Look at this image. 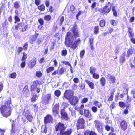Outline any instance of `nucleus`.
<instances>
[{"label":"nucleus","instance_id":"f3484780","mask_svg":"<svg viewBox=\"0 0 135 135\" xmlns=\"http://www.w3.org/2000/svg\"><path fill=\"white\" fill-rule=\"evenodd\" d=\"M95 127L98 132L102 133L103 129L100 122L97 123L95 125Z\"/></svg>","mask_w":135,"mask_h":135},{"label":"nucleus","instance_id":"774afa93","mask_svg":"<svg viewBox=\"0 0 135 135\" xmlns=\"http://www.w3.org/2000/svg\"><path fill=\"white\" fill-rule=\"evenodd\" d=\"M134 37H132L130 38V39L132 43L135 44V38H134Z\"/></svg>","mask_w":135,"mask_h":135},{"label":"nucleus","instance_id":"6e6d98bb","mask_svg":"<svg viewBox=\"0 0 135 135\" xmlns=\"http://www.w3.org/2000/svg\"><path fill=\"white\" fill-rule=\"evenodd\" d=\"M97 4V3L96 2H93L91 6V8L93 9L95 8Z\"/></svg>","mask_w":135,"mask_h":135},{"label":"nucleus","instance_id":"338daca9","mask_svg":"<svg viewBox=\"0 0 135 135\" xmlns=\"http://www.w3.org/2000/svg\"><path fill=\"white\" fill-rule=\"evenodd\" d=\"M115 103L114 102H112L110 105V108L112 109L114 108L115 107Z\"/></svg>","mask_w":135,"mask_h":135},{"label":"nucleus","instance_id":"f03ea898","mask_svg":"<svg viewBox=\"0 0 135 135\" xmlns=\"http://www.w3.org/2000/svg\"><path fill=\"white\" fill-rule=\"evenodd\" d=\"M55 130L56 132H59V135H71L73 130L71 128L65 130L66 127L64 124L61 122H59L56 124L55 126Z\"/></svg>","mask_w":135,"mask_h":135},{"label":"nucleus","instance_id":"0e129e2a","mask_svg":"<svg viewBox=\"0 0 135 135\" xmlns=\"http://www.w3.org/2000/svg\"><path fill=\"white\" fill-rule=\"evenodd\" d=\"M61 62L66 65H69L71 67V65L68 62L66 61H62Z\"/></svg>","mask_w":135,"mask_h":135},{"label":"nucleus","instance_id":"c9c22d12","mask_svg":"<svg viewBox=\"0 0 135 135\" xmlns=\"http://www.w3.org/2000/svg\"><path fill=\"white\" fill-rule=\"evenodd\" d=\"M14 19L15 20L14 22L15 23H16L17 22H19L20 21L19 17L17 15H15L14 16Z\"/></svg>","mask_w":135,"mask_h":135},{"label":"nucleus","instance_id":"603ef678","mask_svg":"<svg viewBox=\"0 0 135 135\" xmlns=\"http://www.w3.org/2000/svg\"><path fill=\"white\" fill-rule=\"evenodd\" d=\"M38 21L40 24L44 25V21L43 19L40 18L38 20Z\"/></svg>","mask_w":135,"mask_h":135},{"label":"nucleus","instance_id":"4c0bfd02","mask_svg":"<svg viewBox=\"0 0 135 135\" xmlns=\"http://www.w3.org/2000/svg\"><path fill=\"white\" fill-rule=\"evenodd\" d=\"M119 106L121 108H124L126 106V104L123 102H119Z\"/></svg>","mask_w":135,"mask_h":135},{"label":"nucleus","instance_id":"72a5a7b5","mask_svg":"<svg viewBox=\"0 0 135 135\" xmlns=\"http://www.w3.org/2000/svg\"><path fill=\"white\" fill-rule=\"evenodd\" d=\"M109 79L110 80L109 83L110 84L114 83L116 80L115 77L113 76L112 75H110Z\"/></svg>","mask_w":135,"mask_h":135},{"label":"nucleus","instance_id":"7c9ffc66","mask_svg":"<svg viewBox=\"0 0 135 135\" xmlns=\"http://www.w3.org/2000/svg\"><path fill=\"white\" fill-rule=\"evenodd\" d=\"M54 68L53 66H50L47 68L46 69L47 73H49L54 70Z\"/></svg>","mask_w":135,"mask_h":135},{"label":"nucleus","instance_id":"3c124183","mask_svg":"<svg viewBox=\"0 0 135 135\" xmlns=\"http://www.w3.org/2000/svg\"><path fill=\"white\" fill-rule=\"evenodd\" d=\"M23 49L22 47H18L17 49V51L18 54H19L21 52H22L23 50Z\"/></svg>","mask_w":135,"mask_h":135},{"label":"nucleus","instance_id":"c85d7f7f","mask_svg":"<svg viewBox=\"0 0 135 135\" xmlns=\"http://www.w3.org/2000/svg\"><path fill=\"white\" fill-rule=\"evenodd\" d=\"M38 97L37 95L35 94L32 95L31 99V101L33 102H35L37 99Z\"/></svg>","mask_w":135,"mask_h":135},{"label":"nucleus","instance_id":"7ed1b4c3","mask_svg":"<svg viewBox=\"0 0 135 135\" xmlns=\"http://www.w3.org/2000/svg\"><path fill=\"white\" fill-rule=\"evenodd\" d=\"M11 104V101L10 99L6 101L4 104L2 105L0 107V112L4 117L7 118L11 114L12 110L10 106Z\"/></svg>","mask_w":135,"mask_h":135},{"label":"nucleus","instance_id":"69168bd1","mask_svg":"<svg viewBox=\"0 0 135 135\" xmlns=\"http://www.w3.org/2000/svg\"><path fill=\"white\" fill-rule=\"evenodd\" d=\"M85 87V85L84 84L81 83L80 86V89L83 90L84 89Z\"/></svg>","mask_w":135,"mask_h":135},{"label":"nucleus","instance_id":"58836bf2","mask_svg":"<svg viewBox=\"0 0 135 135\" xmlns=\"http://www.w3.org/2000/svg\"><path fill=\"white\" fill-rule=\"evenodd\" d=\"M110 23L113 26H114L116 25L118 22L117 21H116L112 19L110 20Z\"/></svg>","mask_w":135,"mask_h":135},{"label":"nucleus","instance_id":"412c9836","mask_svg":"<svg viewBox=\"0 0 135 135\" xmlns=\"http://www.w3.org/2000/svg\"><path fill=\"white\" fill-rule=\"evenodd\" d=\"M36 62V61L35 60H31L28 64L29 67L31 69H32L35 65Z\"/></svg>","mask_w":135,"mask_h":135},{"label":"nucleus","instance_id":"2eb2a0df","mask_svg":"<svg viewBox=\"0 0 135 135\" xmlns=\"http://www.w3.org/2000/svg\"><path fill=\"white\" fill-rule=\"evenodd\" d=\"M120 128L123 131H125L127 129L128 125L126 121L124 120H121L120 122Z\"/></svg>","mask_w":135,"mask_h":135},{"label":"nucleus","instance_id":"a878e982","mask_svg":"<svg viewBox=\"0 0 135 135\" xmlns=\"http://www.w3.org/2000/svg\"><path fill=\"white\" fill-rule=\"evenodd\" d=\"M114 92V91L111 93L107 101L109 102V103L113 100Z\"/></svg>","mask_w":135,"mask_h":135},{"label":"nucleus","instance_id":"a18cd8bd","mask_svg":"<svg viewBox=\"0 0 135 135\" xmlns=\"http://www.w3.org/2000/svg\"><path fill=\"white\" fill-rule=\"evenodd\" d=\"M28 45L27 43L26 42L25 43L23 46V49L25 51H26L27 50Z\"/></svg>","mask_w":135,"mask_h":135},{"label":"nucleus","instance_id":"aec40b11","mask_svg":"<svg viewBox=\"0 0 135 135\" xmlns=\"http://www.w3.org/2000/svg\"><path fill=\"white\" fill-rule=\"evenodd\" d=\"M85 81L87 83L90 89H92L94 88V85L93 82H90L88 80H85Z\"/></svg>","mask_w":135,"mask_h":135},{"label":"nucleus","instance_id":"6e6552de","mask_svg":"<svg viewBox=\"0 0 135 135\" xmlns=\"http://www.w3.org/2000/svg\"><path fill=\"white\" fill-rule=\"evenodd\" d=\"M85 122L83 118L79 117L77 120L76 126L78 129H83L84 128Z\"/></svg>","mask_w":135,"mask_h":135},{"label":"nucleus","instance_id":"423d86ee","mask_svg":"<svg viewBox=\"0 0 135 135\" xmlns=\"http://www.w3.org/2000/svg\"><path fill=\"white\" fill-rule=\"evenodd\" d=\"M15 28L16 30H17L21 28V31L24 32L27 30L28 26L27 25H26L24 22H22L15 25Z\"/></svg>","mask_w":135,"mask_h":135},{"label":"nucleus","instance_id":"1a4fd4ad","mask_svg":"<svg viewBox=\"0 0 135 135\" xmlns=\"http://www.w3.org/2000/svg\"><path fill=\"white\" fill-rule=\"evenodd\" d=\"M80 114L83 115L87 118H89V120H90L93 118L92 114L91 112L88 109H85L84 110L83 113L82 112L80 113Z\"/></svg>","mask_w":135,"mask_h":135},{"label":"nucleus","instance_id":"393cba45","mask_svg":"<svg viewBox=\"0 0 135 135\" xmlns=\"http://www.w3.org/2000/svg\"><path fill=\"white\" fill-rule=\"evenodd\" d=\"M99 26H96L94 27L93 33L94 34H97L99 33Z\"/></svg>","mask_w":135,"mask_h":135},{"label":"nucleus","instance_id":"e433bc0d","mask_svg":"<svg viewBox=\"0 0 135 135\" xmlns=\"http://www.w3.org/2000/svg\"><path fill=\"white\" fill-rule=\"evenodd\" d=\"M19 2V1H16L14 2V6L15 8L18 9L20 7Z\"/></svg>","mask_w":135,"mask_h":135},{"label":"nucleus","instance_id":"09e8293b","mask_svg":"<svg viewBox=\"0 0 135 135\" xmlns=\"http://www.w3.org/2000/svg\"><path fill=\"white\" fill-rule=\"evenodd\" d=\"M61 54L63 56H66L67 54V51L66 50H64L61 51Z\"/></svg>","mask_w":135,"mask_h":135},{"label":"nucleus","instance_id":"bf43d9fd","mask_svg":"<svg viewBox=\"0 0 135 135\" xmlns=\"http://www.w3.org/2000/svg\"><path fill=\"white\" fill-rule=\"evenodd\" d=\"M73 81L74 83H79V79L77 78H75L73 79Z\"/></svg>","mask_w":135,"mask_h":135},{"label":"nucleus","instance_id":"f704fd0d","mask_svg":"<svg viewBox=\"0 0 135 135\" xmlns=\"http://www.w3.org/2000/svg\"><path fill=\"white\" fill-rule=\"evenodd\" d=\"M94 105L98 108H100L102 106V104L100 103L98 101H95L94 102Z\"/></svg>","mask_w":135,"mask_h":135},{"label":"nucleus","instance_id":"473e14b6","mask_svg":"<svg viewBox=\"0 0 135 135\" xmlns=\"http://www.w3.org/2000/svg\"><path fill=\"white\" fill-rule=\"evenodd\" d=\"M38 8L40 11H44L45 9V7L43 4H41L38 6Z\"/></svg>","mask_w":135,"mask_h":135},{"label":"nucleus","instance_id":"f257e3e1","mask_svg":"<svg viewBox=\"0 0 135 135\" xmlns=\"http://www.w3.org/2000/svg\"><path fill=\"white\" fill-rule=\"evenodd\" d=\"M71 31L73 35H72L70 32H68L65 36V44L67 47H70L74 50L77 47L79 44L81 42L80 38L77 39L74 42V37L76 38L80 36L78 30L77 28V25L76 23H75L72 27Z\"/></svg>","mask_w":135,"mask_h":135},{"label":"nucleus","instance_id":"052dcab7","mask_svg":"<svg viewBox=\"0 0 135 135\" xmlns=\"http://www.w3.org/2000/svg\"><path fill=\"white\" fill-rule=\"evenodd\" d=\"M8 24V22H7V20L6 19L4 22V24H2V27L3 28H5V26H6Z\"/></svg>","mask_w":135,"mask_h":135},{"label":"nucleus","instance_id":"864d4df0","mask_svg":"<svg viewBox=\"0 0 135 135\" xmlns=\"http://www.w3.org/2000/svg\"><path fill=\"white\" fill-rule=\"evenodd\" d=\"M85 53V51L84 50H83L80 51V55L81 58H82L83 57V55Z\"/></svg>","mask_w":135,"mask_h":135},{"label":"nucleus","instance_id":"9b49d317","mask_svg":"<svg viewBox=\"0 0 135 135\" xmlns=\"http://www.w3.org/2000/svg\"><path fill=\"white\" fill-rule=\"evenodd\" d=\"M90 73L92 75V77L94 79H97L99 78V75L95 73L96 69L93 67H91L89 69Z\"/></svg>","mask_w":135,"mask_h":135},{"label":"nucleus","instance_id":"cd10ccee","mask_svg":"<svg viewBox=\"0 0 135 135\" xmlns=\"http://www.w3.org/2000/svg\"><path fill=\"white\" fill-rule=\"evenodd\" d=\"M22 92L23 93H25V94H27L29 92L28 86L26 85L24 87L23 89Z\"/></svg>","mask_w":135,"mask_h":135},{"label":"nucleus","instance_id":"5701e85b","mask_svg":"<svg viewBox=\"0 0 135 135\" xmlns=\"http://www.w3.org/2000/svg\"><path fill=\"white\" fill-rule=\"evenodd\" d=\"M56 41L55 40H54L53 41L51 42L50 46L49 48V50L50 51H51L54 48L55 46L56 45Z\"/></svg>","mask_w":135,"mask_h":135},{"label":"nucleus","instance_id":"6ab92c4d","mask_svg":"<svg viewBox=\"0 0 135 135\" xmlns=\"http://www.w3.org/2000/svg\"><path fill=\"white\" fill-rule=\"evenodd\" d=\"M134 49L132 47L130 48L127 51V57L129 58L131 55L134 53Z\"/></svg>","mask_w":135,"mask_h":135},{"label":"nucleus","instance_id":"c03bdc74","mask_svg":"<svg viewBox=\"0 0 135 135\" xmlns=\"http://www.w3.org/2000/svg\"><path fill=\"white\" fill-rule=\"evenodd\" d=\"M24 115L25 117L29 115L30 114V113L28 110H27L25 111H24Z\"/></svg>","mask_w":135,"mask_h":135},{"label":"nucleus","instance_id":"ea45409f","mask_svg":"<svg viewBox=\"0 0 135 135\" xmlns=\"http://www.w3.org/2000/svg\"><path fill=\"white\" fill-rule=\"evenodd\" d=\"M61 94V91L59 90H56L55 91L54 93L55 95L57 97L60 96Z\"/></svg>","mask_w":135,"mask_h":135},{"label":"nucleus","instance_id":"79ce46f5","mask_svg":"<svg viewBox=\"0 0 135 135\" xmlns=\"http://www.w3.org/2000/svg\"><path fill=\"white\" fill-rule=\"evenodd\" d=\"M10 77L12 79H15L16 78L17 74L16 72H13L10 74Z\"/></svg>","mask_w":135,"mask_h":135},{"label":"nucleus","instance_id":"4be33fe9","mask_svg":"<svg viewBox=\"0 0 135 135\" xmlns=\"http://www.w3.org/2000/svg\"><path fill=\"white\" fill-rule=\"evenodd\" d=\"M100 81V84L102 86H104L106 84V80L104 77H102L101 78Z\"/></svg>","mask_w":135,"mask_h":135},{"label":"nucleus","instance_id":"49530a36","mask_svg":"<svg viewBox=\"0 0 135 135\" xmlns=\"http://www.w3.org/2000/svg\"><path fill=\"white\" fill-rule=\"evenodd\" d=\"M91 109L94 113H96L97 110V108L96 107L93 106L91 107Z\"/></svg>","mask_w":135,"mask_h":135},{"label":"nucleus","instance_id":"2f4dec72","mask_svg":"<svg viewBox=\"0 0 135 135\" xmlns=\"http://www.w3.org/2000/svg\"><path fill=\"white\" fill-rule=\"evenodd\" d=\"M66 70V69L64 67L61 68L59 70V75H61Z\"/></svg>","mask_w":135,"mask_h":135},{"label":"nucleus","instance_id":"37998d69","mask_svg":"<svg viewBox=\"0 0 135 135\" xmlns=\"http://www.w3.org/2000/svg\"><path fill=\"white\" fill-rule=\"evenodd\" d=\"M27 120L30 122H32L33 119V116L30 114L26 117Z\"/></svg>","mask_w":135,"mask_h":135},{"label":"nucleus","instance_id":"20e7f679","mask_svg":"<svg viewBox=\"0 0 135 135\" xmlns=\"http://www.w3.org/2000/svg\"><path fill=\"white\" fill-rule=\"evenodd\" d=\"M112 10L113 13V15L115 17L117 16V13L116 11L115 6L113 5V4H111L110 6L109 7V6L107 5H105L101 9V13L102 14H106L109 13L110 11Z\"/></svg>","mask_w":135,"mask_h":135},{"label":"nucleus","instance_id":"a19ab883","mask_svg":"<svg viewBox=\"0 0 135 135\" xmlns=\"http://www.w3.org/2000/svg\"><path fill=\"white\" fill-rule=\"evenodd\" d=\"M35 75L38 78H40L42 76V73L40 71H37L36 72Z\"/></svg>","mask_w":135,"mask_h":135},{"label":"nucleus","instance_id":"a211bd4d","mask_svg":"<svg viewBox=\"0 0 135 135\" xmlns=\"http://www.w3.org/2000/svg\"><path fill=\"white\" fill-rule=\"evenodd\" d=\"M39 35L38 33H35L32 36L30 40V42L31 44H32L35 42Z\"/></svg>","mask_w":135,"mask_h":135},{"label":"nucleus","instance_id":"9d476101","mask_svg":"<svg viewBox=\"0 0 135 135\" xmlns=\"http://www.w3.org/2000/svg\"><path fill=\"white\" fill-rule=\"evenodd\" d=\"M53 98L52 97V94L51 93L47 94L45 96V98L42 100L43 103L45 104H48L49 102L52 101Z\"/></svg>","mask_w":135,"mask_h":135},{"label":"nucleus","instance_id":"4468645a","mask_svg":"<svg viewBox=\"0 0 135 135\" xmlns=\"http://www.w3.org/2000/svg\"><path fill=\"white\" fill-rule=\"evenodd\" d=\"M53 118L51 115L47 114L44 118V122L45 124L49 123L50 122L52 123L53 122Z\"/></svg>","mask_w":135,"mask_h":135},{"label":"nucleus","instance_id":"13d9d810","mask_svg":"<svg viewBox=\"0 0 135 135\" xmlns=\"http://www.w3.org/2000/svg\"><path fill=\"white\" fill-rule=\"evenodd\" d=\"M83 12L82 11H79L76 15V18L77 19H78V18L79 15L83 14Z\"/></svg>","mask_w":135,"mask_h":135},{"label":"nucleus","instance_id":"5fc2aeb1","mask_svg":"<svg viewBox=\"0 0 135 135\" xmlns=\"http://www.w3.org/2000/svg\"><path fill=\"white\" fill-rule=\"evenodd\" d=\"M105 129L107 131H109L111 129V127L108 125L107 124L105 126Z\"/></svg>","mask_w":135,"mask_h":135},{"label":"nucleus","instance_id":"bb28decb","mask_svg":"<svg viewBox=\"0 0 135 135\" xmlns=\"http://www.w3.org/2000/svg\"><path fill=\"white\" fill-rule=\"evenodd\" d=\"M106 24V21L104 20H101L99 23V25L101 27H104Z\"/></svg>","mask_w":135,"mask_h":135},{"label":"nucleus","instance_id":"c756f323","mask_svg":"<svg viewBox=\"0 0 135 135\" xmlns=\"http://www.w3.org/2000/svg\"><path fill=\"white\" fill-rule=\"evenodd\" d=\"M44 18L46 21H49L51 19V17L50 15H45L44 17Z\"/></svg>","mask_w":135,"mask_h":135},{"label":"nucleus","instance_id":"f8f14e48","mask_svg":"<svg viewBox=\"0 0 135 135\" xmlns=\"http://www.w3.org/2000/svg\"><path fill=\"white\" fill-rule=\"evenodd\" d=\"M60 105L59 103H56L52 107V114L54 116H56L59 113Z\"/></svg>","mask_w":135,"mask_h":135},{"label":"nucleus","instance_id":"de8ad7c7","mask_svg":"<svg viewBox=\"0 0 135 135\" xmlns=\"http://www.w3.org/2000/svg\"><path fill=\"white\" fill-rule=\"evenodd\" d=\"M135 20V17L134 16L130 17L129 19V21L130 23H131L134 22Z\"/></svg>","mask_w":135,"mask_h":135},{"label":"nucleus","instance_id":"b1692460","mask_svg":"<svg viewBox=\"0 0 135 135\" xmlns=\"http://www.w3.org/2000/svg\"><path fill=\"white\" fill-rule=\"evenodd\" d=\"M42 42V40L40 39H38L36 41V43L35 44V47L39 48L40 47L39 45L41 44Z\"/></svg>","mask_w":135,"mask_h":135},{"label":"nucleus","instance_id":"dca6fc26","mask_svg":"<svg viewBox=\"0 0 135 135\" xmlns=\"http://www.w3.org/2000/svg\"><path fill=\"white\" fill-rule=\"evenodd\" d=\"M61 118L62 119L68 120L69 119L68 115L64 109H61L60 111Z\"/></svg>","mask_w":135,"mask_h":135},{"label":"nucleus","instance_id":"ddd939ff","mask_svg":"<svg viewBox=\"0 0 135 135\" xmlns=\"http://www.w3.org/2000/svg\"><path fill=\"white\" fill-rule=\"evenodd\" d=\"M79 99L76 96H73L71 98L68 100L70 104L72 105H75L79 102Z\"/></svg>","mask_w":135,"mask_h":135},{"label":"nucleus","instance_id":"39448f33","mask_svg":"<svg viewBox=\"0 0 135 135\" xmlns=\"http://www.w3.org/2000/svg\"><path fill=\"white\" fill-rule=\"evenodd\" d=\"M43 83L41 79H38L36 80L31 85L30 88V91L31 92L36 90V91L37 93H39L40 91L39 88H37L38 85H40Z\"/></svg>","mask_w":135,"mask_h":135},{"label":"nucleus","instance_id":"8fccbe9b","mask_svg":"<svg viewBox=\"0 0 135 135\" xmlns=\"http://www.w3.org/2000/svg\"><path fill=\"white\" fill-rule=\"evenodd\" d=\"M88 99L86 98H84L81 101V103H86L88 101Z\"/></svg>","mask_w":135,"mask_h":135},{"label":"nucleus","instance_id":"4d7b16f0","mask_svg":"<svg viewBox=\"0 0 135 135\" xmlns=\"http://www.w3.org/2000/svg\"><path fill=\"white\" fill-rule=\"evenodd\" d=\"M54 9L53 8L52 6H50L49 8V11L50 13L53 12L54 11Z\"/></svg>","mask_w":135,"mask_h":135},{"label":"nucleus","instance_id":"0eeeda50","mask_svg":"<svg viewBox=\"0 0 135 135\" xmlns=\"http://www.w3.org/2000/svg\"><path fill=\"white\" fill-rule=\"evenodd\" d=\"M74 92L71 89L66 90L63 94L64 98L69 100L74 95Z\"/></svg>","mask_w":135,"mask_h":135},{"label":"nucleus","instance_id":"e2e57ef3","mask_svg":"<svg viewBox=\"0 0 135 135\" xmlns=\"http://www.w3.org/2000/svg\"><path fill=\"white\" fill-rule=\"evenodd\" d=\"M22 62L21 64V67L22 68H24L26 65V62L25 61H22Z\"/></svg>","mask_w":135,"mask_h":135},{"label":"nucleus","instance_id":"680f3d73","mask_svg":"<svg viewBox=\"0 0 135 135\" xmlns=\"http://www.w3.org/2000/svg\"><path fill=\"white\" fill-rule=\"evenodd\" d=\"M57 74L59 75V71L58 70H56L54 71L52 73L51 75L52 76H54Z\"/></svg>","mask_w":135,"mask_h":135}]
</instances>
